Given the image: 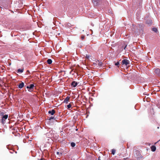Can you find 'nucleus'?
<instances>
[{"label": "nucleus", "mask_w": 160, "mask_h": 160, "mask_svg": "<svg viewBox=\"0 0 160 160\" xmlns=\"http://www.w3.org/2000/svg\"><path fill=\"white\" fill-rule=\"evenodd\" d=\"M116 66H118V67H119L118 65L119 64V62H117L115 64Z\"/></svg>", "instance_id": "obj_20"}, {"label": "nucleus", "mask_w": 160, "mask_h": 160, "mask_svg": "<svg viewBox=\"0 0 160 160\" xmlns=\"http://www.w3.org/2000/svg\"><path fill=\"white\" fill-rule=\"evenodd\" d=\"M59 152H57V154H58V155H59Z\"/></svg>", "instance_id": "obj_24"}, {"label": "nucleus", "mask_w": 160, "mask_h": 160, "mask_svg": "<svg viewBox=\"0 0 160 160\" xmlns=\"http://www.w3.org/2000/svg\"><path fill=\"white\" fill-rule=\"evenodd\" d=\"M24 83L23 82H22L21 83H20L19 85H18V87L19 88L21 89L24 87Z\"/></svg>", "instance_id": "obj_9"}, {"label": "nucleus", "mask_w": 160, "mask_h": 160, "mask_svg": "<svg viewBox=\"0 0 160 160\" xmlns=\"http://www.w3.org/2000/svg\"><path fill=\"white\" fill-rule=\"evenodd\" d=\"M27 72H29V71L28 70H27Z\"/></svg>", "instance_id": "obj_26"}, {"label": "nucleus", "mask_w": 160, "mask_h": 160, "mask_svg": "<svg viewBox=\"0 0 160 160\" xmlns=\"http://www.w3.org/2000/svg\"><path fill=\"white\" fill-rule=\"evenodd\" d=\"M72 103V102H71L70 103H69L68 105H67V108L68 109H69L71 107V103Z\"/></svg>", "instance_id": "obj_19"}, {"label": "nucleus", "mask_w": 160, "mask_h": 160, "mask_svg": "<svg viewBox=\"0 0 160 160\" xmlns=\"http://www.w3.org/2000/svg\"><path fill=\"white\" fill-rule=\"evenodd\" d=\"M55 112V111L54 109H52V111H49L48 112V113L52 115H54Z\"/></svg>", "instance_id": "obj_10"}, {"label": "nucleus", "mask_w": 160, "mask_h": 160, "mask_svg": "<svg viewBox=\"0 0 160 160\" xmlns=\"http://www.w3.org/2000/svg\"><path fill=\"white\" fill-rule=\"evenodd\" d=\"M97 63L98 64L99 67H100L102 66V62H99V61H96Z\"/></svg>", "instance_id": "obj_12"}, {"label": "nucleus", "mask_w": 160, "mask_h": 160, "mask_svg": "<svg viewBox=\"0 0 160 160\" xmlns=\"http://www.w3.org/2000/svg\"><path fill=\"white\" fill-rule=\"evenodd\" d=\"M78 85V83L75 81H73L71 83V86L74 88L75 87Z\"/></svg>", "instance_id": "obj_6"}, {"label": "nucleus", "mask_w": 160, "mask_h": 160, "mask_svg": "<svg viewBox=\"0 0 160 160\" xmlns=\"http://www.w3.org/2000/svg\"><path fill=\"white\" fill-rule=\"evenodd\" d=\"M98 160H100V159H98Z\"/></svg>", "instance_id": "obj_27"}, {"label": "nucleus", "mask_w": 160, "mask_h": 160, "mask_svg": "<svg viewBox=\"0 0 160 160\" xmlns=\"http://www.w3.org/2000/svg\"><path fill=\"white\" fill-rule=\"evenodd\" d=\"M102 0H92V1L95 6L98 5Z\"/></svg>", "instance_id": "obj_3"}, {"label": "nucleus", "mask_w": 160, "mask_h": 160, "mask_svg": "<svg viewBox=\"0 0 160 160\" xmlns=\"http://www.w3.org/2000/svg\"><path fill=\"white\" fill-rule=\"evenodd\" d=\"M24 69H18V72L22 73L23 72Z\"/></svg>", "instance_id": "obj_14"}, {"label": "nucleus", "mask_w": 160, "mask_h": 160, "mask_svg": "<svg viewBox=\"0 0 160 160\" xmlns=\"http://www.w3.org/2000/svg\"><path fill=\"white\" fill-rule=\"evenodd\" d=\"M54 117H51L50 118H49V120H51V119H54Z\"/></svg>", "instance_id": "obj_22"}, {"label": "nucleus", "mask_w": 160, "mask_h": 160, "mask_svg": "<svg viewBox=\"0 0 160 160\" xmlns=\"http://www.w3.org/2000/svg\"><path fill=\"white\" fill-rule=\"evenodd\" d=\"M4 114V113L3 112H1L0 113V116L2 117L5 115Z\"/></svg>", "instance_id": "obj_18"}, {"label": "nucleus", "mask_w": 160, "mask_h": 160, "mask_svg": "<svg viewBox=\"0 0 160 160\" xmlns=\"http://www.w3.org/2000/svg\"><path fill=\"white\" fill-rule=\"evenodd\" d=\"M85 38V36L84 35H82L81 36V39L83 40Z\"/></svg>", "instance_id": "obj_21"}, {"label": "nucleus", "mask_w": 160, "mask_h": 160, "mask_svg": "<svg viewBox=\"0 0 160 160\" xmlns=\"http://www.w3.org/2000/svg\"><path fill=\"white\" fill-rule=\"evenodd\" d=\"M154 73L158 76L160 77V69L158 68H155L154 69Z\"/></svg>", "instance_id": "obj_2"}, {"label": "nucleus", "mask_w": 160, "mask_h": 160, "mask_svg": "<svg viewBox=\"0 0 160 160\" xmlns=\"http://www.w3.org/2000/svg\"><path fill=\"white\" fill-rule=\"evenodd\" d=\"M47 62L48 63L50 64H51L52 63V60L51 59H48L47 60Z\"/></svg>", "instance_id": "obj_13"}, {"label": "nucleus", "mask_w": 160, "mask_h": 160, "mask_svg": "<svg viewBox=\"0 0 160 160\" xmlns=\"http://www.w3.org/2000/svg\"><path fill=\"white\" fill-rule=\"evenodd\" d=\"M137 152H138V153L140 154V155H139V156H141V154H140L139 153V151H137Z\"/></svg>", "instance_id": "obj_25"}, {"label": "nucleus", "mask_w": 160, "mask_h": 160, "mask_svg": "<svg viewBox=\"0 0 160 160\" xmlns=\"http://www.w3.org/2000/svg\"><path fill=\"white\" fill-rule=\"evenodd\" d=\"M115 152H116V150H115L114 149H112V154L114 155L115 154Z\"/></svg>", "instance_id": "obj_17"}, {"label": "nucleus", "mask_w": 160, "mask_h": 160, "mask_svg": "<svg viewBox=\"0 0 160 160\" xmlns=\"http://www.w3.org/2000/svg\"><path fill=\"white\" fill-rule=\"evenodd\" d=\"M34 87V85L33 84H31L29 86H27L26 88L27 89H29L28 90L29 92H31L32 91V89H33Z\"/></svg>", "instance_id": "obj_4"}, {"label": "nucleus", "mask_w": 160, "mask_h": 160, "mask_svg": "<svg viewBox=\"0 0 160 160\" xmlns=\"http://www.w3.org/2000/svg\"><path fill=\"white\" fill-rule=\"evenodd\" d=\"M70 97H69L68 96L64 100L63 102L64 103H68V102L69 101L70 99Z\"/></svg>", "instance_id": "obj_7"}, {"label": "nucleus", "mask_w": 160, "mask_h": 160, "mask_svg": "<svg viewBox=\"0 0 160 160\" xmlns=\"http://www.w3.org/2000/svg\"><path fill=\"white\" fill-rule=\"evenodd\" d=\"M151 151L152 152H154L156 150V147L154 145H152L151 147Z\"/></svg>", "instance_id": "obj_11"}, {"label": "nucleus", "mask_w": 160, "mask_h": 160, "mask_svg": "<svg viewBox=\"0 0 160 160\" xmlns=\"http://www.w3.org/2000/svg\"><path fill=\"white\" fill-rule=\"evenodd\" d=\"M122 63L123 65H125L126 66L129 64V61L128 59H124L122 61Z\"/></svg>", "instance_id": "obj_5"}, {"label": "nucleus", "mask_w": 160, "mask_h": 160, "mask_svg": "<svg viewBox=\"0 0 160 160\" xmlns=\"http://www.w3.org/2000/svg\"><path fill=\"white\" fill-rule=\"evenodd\" d=\"M8 115L5 114L3 117H2V118L0 120L1 122L3 124H4L6 122V120L8 119Z\"/></svg>", "instance_id": "obj_1"}, {"label": "nucleus", "mask_w": 160, "mask_h": 160, "mask_svg": "<svg viewBox=\"0 0 160 160\" xmlns=\"http://www.w3.org/2000/svg\"><path fill=\"white\" fill-rule=\"evenodd\" d=\"M76 145L75 143L74 142H72L71 143V145L72 147H74Z\"/></svg>", "instance_id": "obj_15"}, {"label": "nucleus", "mask_w": 160, "mask_h": 160, "mask_svg": "<svg viewBox=\"0 0 160 160\" xmlns=\"http://www.w3.org/2000/svg\"><path fill=\"white\" fill-rule=\"evenodd\" d=\"M93 64L94 65V67L96 66L97 65V63H93Z\"/></svg>", "instance_id": "obj_23"}, {"label": "nucleus", "mask_w": 160, "mask_h": 160, "mask_svg": "<svg viewBox=\"0 0 160 160\" xmlns=\"http://www.w3.org/2000/svg\"><path fill=\"white\" fill-rule=\"evenodd\" d=\"M152 30L155 32H156L157 31V29L156 28H152Z\"/></svg>", "instance_id": "obj_16"}, {"label": "nucleus", "mask_w": 160, "mask_h": 160, "mask_svg": "<svg viewBox=\"0 0 160 160\" xmlns=\"http://www.w3.org/2000/svg\"><path fill=\"white\" fill-rule=\"evenodd\" d=\"M146 23L149 26H150L152 24V22L151 19H148L146 21Z\"/></svg>", "instance_id": "obj_8"}]
</instances>
